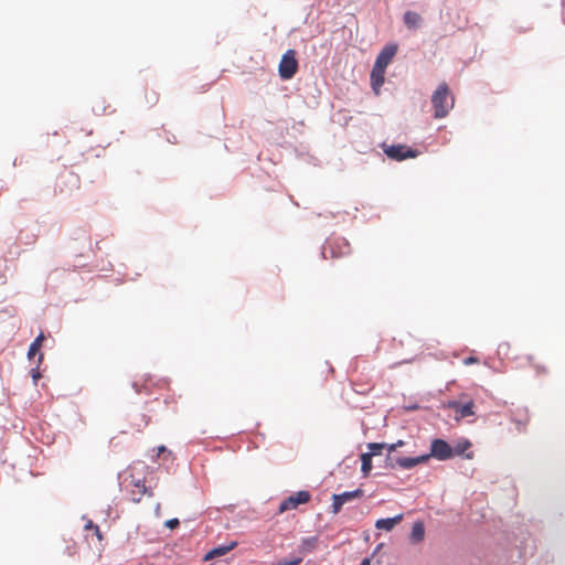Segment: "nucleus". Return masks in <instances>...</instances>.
<instances>
[{"label": "nucleus", "instance_id": "f257e3e1", "mask_svg": "<svg viewBox=\"0 0 565 565\" xmlns=\"http://www.w3.org/2000/svg\"><path fill=\"white\" fill-rule=\"evenodd\" d=\"M454 456L452 448L444 439H434L430 446V452L414 458L402 457L395 460V463L403 469H412L419 463H425L430 457L438 460H447Z\"/></svg>", "mask_w": 565, "mask_h": 565}, {"label": "nucleus", "instance_id": "f03ea898", "mask_svg": "<svg viewBox=\"0 0 565 565\" xmlns=\"http://www.w3.org/2000/svg\"><path fill=\"white\" fill-rule=\"evenodd\" d=\"M431 104L434 108V117L437 119L446 117L449 110L454 107V97L451 96L446 83H441L434 92L431 96Z\"/></svg>", "mask_w": 565, "mask_h": 565}, {"label": "nucleus", "instance_id": "7ed1b4c3", "mask_svg": "<svg viewBox=\"0 0 565 565\" xmlns=\"http://www.w3.org/2000/svg\"><path fill=\"white\" fill-rule=\"evenodd\" d=\"M298 71V61L296 58V51L288 50L281 57L278 65V73L281 79H290Z\"/></svg>", "mask_w": 565, "mask_h": 565}, {"label": "nucleus", "instance_id": "20e7f679", "mask_svg": "<svg viewBox=\"0 0 565 565\" xmlns=\"http://www.w3.org/2000/svg\"><path fill=\"white\" fill-rule=\"evenodd\" d=\"M383 150L388 158L397 161L416 158L418 156V151L413 150L405 145H384Z\"/></svg>", "mask_w": 565, "mask_h": 565}, {"label": "nucleus", "instance_id": "39448f33", "mask_svg": "<svg viewBox=\"0 0 565 565\" xmlns=\"http://www.w3.org/2000/svg\"><path fill=\"white\" fill-rule=\"evenodd\" d=\"M310 498L311 495L308 491H298L295 494L281 501L278 508V512L284 513L286 511L297 509L298 505L308 503L310 501Z\"/></svg>", "mask_w": 565, "mask_h": 565}, {"label": "nucleus", "instance_id": "423d86ee", "mask_svg": "<svg viewBox=\"0 0 565 565\" xmlns=\"http://www.w3.org/2000/svg\"><path fill=\"white\" fill-rule=\"evenodd\" d=\"M126 488H130V495L134 502H140L142 497L148 493V489L145 486V482L140 478H136L134 473H130L128 478L125 479Z\"/></svg>", "mask_w": 565, "mask_h": 565}, {"label": "nucleus", "instance_id": "0eeeda50", "mask_svg": "<svg viewBox=\"0 0 565 565\" xmlns=\"http://www.w3.org/2000/svg\"><path fill=\"white\" fill-rule=\"evenodd\" d=\"M363 495V490L356 489L354 491H347L340 494L332 495V513L338 514L343 504L354 499H359Z\"/></svg>", "mask_w": 565, "mask_h": 565}, {"label": "nucleus", "instance_id": "6e6552de", "mask_svg": "<svg viewBox=\"0 0 565 565\" xmlns=\"http://www.w3.org/2000/svg\"><path fill=\"white\" fill-rule=\"evenodd\" d=\"M448 407L455 411L457 420L472 416L475 414V403L472 399H469L466 403L451 401L448 403Z\"/></svg>", "mask_w": 565, "mask_h": 565}, {"label": "nucleus", "instance_id": "1a4fd4ad", "mask_svg": "<svg viewBox=\"0 0 565 565\" xmlns=\"http://www.w3.org/2000/svg\"><path fill=\"white\" fill-rule=\"evenodd\" d=\"M397 52L396 45L385 46L377 55L374 65L386 70L387 65L392 62Z\"/></svg>", "mask_w": 565, "mask_h": 565}, {"label": "nucleus", "instance_id": "9d476101", "mask_svg": "<svg viewBox=\"0 0 565 565\" xmlns=\"http://www.w3.org/2000/svg\"><path fill=\"white\" fill-rule=\"evenodd\" d=\"M385 70L373 65L371 72V85L375 94L380 93L382 85L384 84Z\"/></svg>", "mask_w": 565, "mask_h": 565}, {"label": "nucleus", "instance_id": "9b49d317", "mask_svg": "<svg viewBox=\"0 0 565 565\" xmlns=\"http://www.w3.org/2000/svg\"><path fill=\"white\" fill-rule=\"evenodd\" d=\"M403 519V514H398L394 518L380 519L375 523V527L379 530L391 531L393 527L398 524Z\"/></svg>", "mask_w": 565, "mask_h": 565}, {"label": "nucleus", "instance_id": "f8f14e48", "mask_svg": "<svg viewBox=\"0 0 565 565\" xmlns=\"http://www.w3.org/2000/svg\"><path fill=\"white\" fill-rule=\"evenodd\" d=\"M422 18L418 13L407 11L404 14V23L408 29H417L420 25Z\"/></svg>", "mask_w": 565, "mask_h": 565}, {"label": "nucleus", "instance_id": "ddd939ff", "mask_svg": "<svg viewBox=\"0 0 565 565\" xmlns=\"http://www.w3.org/2000/svg\"><path fill=\"white\" fill-rule=\"evenodd\" d=\"M425 536V526L424 523L418 521L413 524L411 539L413 542L418 543L424 540Z\"/></svg>", "mask_w": 565, "mask_h": 565}, {"label": "nucleus", "instance_id": "4468645a", "mask_svg": "<svg viewBox=\"0 0 565 565\" xmlns=\"http://www.w3.org/2000/svg\"><path fill=\"white\" fill-rule=\"evenodd\" d=\"M236 545V542H232L230 545L215 547L206 554L205 559L223 556L232 551Z\"/></svg>", "mask_w": 565, "mask_h": 565}, {"label": "nucleus", "instance_id": "2eb2a0df", "mask_svg": "<svg viewBox=\"0 0 565 565\" xmlns=\"http://www.w3.org/2000/svg\"><path fill=\"white\" fill-rule=\"evenodd\" d=\"M361 471L366 477L372 470V455L362 454L361 455Z\"/></svg>", "mask_w": 565, "mask_h": 565}, {"label": "nucleus", "instance_id": "dca6fc26", "mask_svg": "<svg viewBox=\"0 0 565 565\" xmlns=\"http://www.w3.org/2000/svg\"><path fill=\"white\" fill-rule=\"evenodd\" d=\"M45 337L43 333H40L35 340L31 343L30 348H29V352H28V355L29 358H32L33 355L36 354V352L40 350V348L42 347V343L44 341Z\"/></svg>", "mask_w": 565, "mask_h": 565}, {"label": "nucleus", "instance_id": "f3484780", "mask_svg": "<svg viewBox=\"0 0 565 565\" xmlns=\"http://www.w3.org/2000/svg\"><path fill=\"white\" fill-rule=\"evenodd\" d=\"M316 544H317L316 537L305 539L301 543L300 552L302 554L309 553L316 547Z\"/></svg>", "mask_w": 565, "mask_h": 565}, {"label": "nucleus", "instance_id": "a211bd4d", "mask_svg": "<svg viewBox=\"0 0 565 565\" xmlns=\"http://www.w3.org/2000/svg\"><path fill=\"white\" fill-rule=\"evenodd\" d=\"M386 447V444L384 443H371L369 444V449H370V452H367L369 455H372L373 456H377L381 454V451Z\"/></svg>", "mask_w": 565, "mask_h": 565}, {"label": "nucleus", "instance_id": "6ab92c4d", "mask_svg": "<svg viewBox=\"0 0 565 565\" xmlns=\"http://www.w3.org/2000/svg\"><path fill=\"white\" fill-rule=\"evenodd\" d=\"M470 446H471V444H470L468 440H466V441H463V443L458 444V445L455 447V449H452L454 455H455V454H456V455H461V454H463V452H465V450H466V449H468Z\"/></svg>", "mask_w": 565, "mask_h": 565}, {"label": "nucleus", "instance_id": "aec40b11", "mask_svg": "<svg viewBox=\"0 0 565 565\" xmlns=\"http://www.w3.org/2000/svg\"><path fill=\"white\" fill-rule=\"evenodd\" d=\"M302 561V557L285 558L281 559L277 565H298Z\"/></svg>", "mask_w": 565, "mask_h": 565}, {"label": "nucleus", "instance_id": "412c9836", "mask_svg": "<svg viewBox=\"0 0 565 565\" xmlns=\"http://www.w3.org/2000/svg\"><path fill=\"white\" fill-rule=\"evenodd\" d=\"M529 361H530L531 365H532L533 367H535V369H536V371H537L539 373H546V372H547V370H546V367H545V366H541V365H539V364L534 363V361H533V358H532V356H530V358H529Z\"/></svg>", "mask_w": 565, "mask_h": 565}, {"label": "nucleus", "instance_id": "4be33fe9", "mask_svg": "<svg viewBox=\"0 0 565 565\" xmlns=\"http://www.w3.org/2000/svg\"><path fill=\"white\" fill-rule=\"evenodd\" d=\"M478 359L475 358V356H468V358H465L463 359V364L465 365H470V364H475V363H478Z\"/></svg>", "mask_w": 565, "mask_h": 565}, {"label": "nucleus", "instance_id": "5701e85b", "mask_svg": "<svg viewBox=\"0 0 565 565\" xmlns=\"http://www.w3.org/2000/svg\"><path fill=\"white\" fill-rule=\"evenodd\" d=\"M167 526L170 527V529H174L179 525V520L178 519H171L169 521H167Z\"/></svg>", "mask_w": 565, "mask_h": 565}, {"label": "nucleus", "instance_id": "b1692460", "mask_svg": "<svg viewBox=\"0 0 565 565\" xmlns=\"http://www.w3.org/2000/svg\"><path fill=\"white\" fill-rule=\"evenodd\" d=\"M94 533L95 535L97 536L98 541H102L103 540V535H102V532L99 530V526L98 525H94Z\"/></svg>", "mask_w": 565, "mask_h": 565}, {"label": "nucleus", "instance_id": "393cba45", "mask_svg": "<svg viewBox=\"0 0 565 565\" xmlns=\"http://www.w3.org/2000/svg\"><path fill=\"white\" fill-rule=\"evenodd\" d=\"M32 377H33L34 382H36L39 380L40 373L38 370H34V369L32 370Z\"/></svg>", "mask_w": 565, "mask_h": 565}, {"label": "nucleus", "instance_id": "a878e982", "mask_svg": "<svg viewBox=\"0 0 565 565\" xmlns=\"http://www.w3.org/2000/svg\"><path fill=\"white\" fill-rule=\"evenodd\" d=\"M385 448L387 449L388 455L396 450V448H395V445H394V444H391V445H387V444H386V447H385Z\"/></svg>", "mask_w": 565, "mask_h": 565}, {"label": "nucleus", "instance_id": "bb28decb", "mask_svg": "<svg viewBox=\"0 0 565 565\" xmlns=\"http://www.w3.org/2000/svg\"><path fill=\"white\" fill-rule=\"evenodd\" d=\"M167 449L164 446H160L157 448V457H159L161 454L166 452Z\"/></svg>", "mask_w": 565, "mask_h": 565}, {"label": "nucleus", "instance_id": "cd10ccee", "mask_svg": "<svg viewBox=\"0 0 565 565\" xmlns=\"http://www.w3.org/2000/svg\"><path fill=\"white\" fill-rule=\"evenodd\" d=\"M394 445H395V448L397 449L398 447H402L404 445V441L398 440L397 443H394Z\"/></svg>", "mask_w": 565, "mask_h": 565}, {"label": "nucleus", "instance_id": "c85d7f7f", "mask_svg": "<svg viewBox=\"0 0 565 565\" xmlns=\"http://www.w3.org/2000/svg\"><path fill=\"white\" fill-rule=\"evenodd\" d=\"M94 525H95V524H94L92 521H89V522L85 525V527H86V529H92V530H94Z\"/></svg>", "mask_w": 565, "mask_h": 565}, {"label": "nucleus", "instance_id": "c756f323", "mask_svg": "<svg viewBox=\"0 0 565 565\" xmlns=\"http://www.w3.org/2000/svg\"><path fill=\"white\" fill-rule=\"evenodd\" d=\"M371 562H370V558H364L360 565H370Z\"/></svg>", "mask_w": 565, "mask_h": 565}, {"label": "nucleus", "instance_id": "7c9ffc66", "mask_svg": "<svg viewBox=\"0 0 565 565\" xmlns=\"http://www.w3.org/2000/svg\"><path fill=\"white\" fill-rule=\"evenodd\" d=\"M42 359H43V354H40L39 363L42 361Z\"/></svg>", "mask_w": 565, "mask_h": 565}]
</instances>
